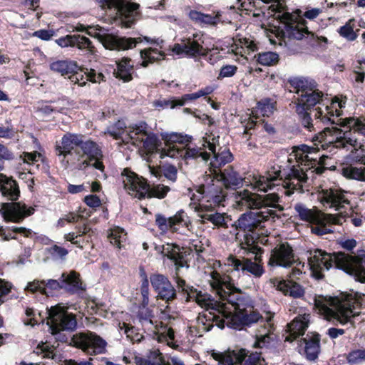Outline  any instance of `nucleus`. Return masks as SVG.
Returning a JSON list of instances; mask_svg holds the SVG:
<instances>
[{"label":"nucleus","mask_w":365,"mask_h":365,"mask_svg":"<svg viewBox=\"0 0 365 365\" xmlns=\"http://www.w3.org/2000/svg\"><path fill=\"white\" fill-rule=\"evenodd\" d=\"M341 119H338L336 122L337 125L346 126L349 130H344L337 126L326 127L322 131L318 132L313 138L314 145L317 149L329 150L331 152L335 148H344L348 150L349 147L356 148L359 146L357 139L354 136V133H357L365 138V123L358 118H346L343 122ZM316 148L310 147L307 145H301L294 148L289 154L288 161L295 160L297 165H293L289 173L283 179L282 171L279 167H273L267 171L265 175H258L253 178L252 184L253 187L259 191L267 192L274 186L279 185L285 189L284 193L290 196L294 192L304 193L309 191L308 178L304 169H309L317 162L316 155Z\"/></svg>","instance_id":"f257e3e1"},{"label":"nucleus","mask_w":365,"mask_h":365,"mask_svg":"<svg viewBox=\"0 0 365 365\" xmlns=\"http://www.w3.org/2000/svg\"><path fill=\"white\" fill-rule=\"evenodd\" d=\"M247 253L255 255L253 258L232 257L229 258V264L232 267L231 276L211 269L209 272V282L212 288L219 296L221 304L229 312L219 314L220 320L217 327L223 329L225 326L241 330L245 327H251L257 322H264L259 312L255 309V302L250 296L242 292L235 287V277H237V284H242L244 278L252 276L260 278L264 273L262 253L263 250L257 245V250L250 252L242 248Z\"/></svg>","instance_id":"f03ea898"},{"label":"nucleus","mask_w":365,"mask_h":365,"mask_svg":"<svg viewBox=\"0 0 365 365\" xmlns=\"http://www.w3.org/2000/svg\"><path fill=\"white\" fill-rule=\"evenodd\" d=\"M163 253L171 259L175 266L176 277L175 289L168 278L161 274H153L150 277L151 285L157 294L159 299L165 301L167 305L160 307L161 319L163 320H174L178 317V312L174 307L170 304L180 297L182 301L190 302L195 301L202 307L205 308V312L200 314L197 319V329L202 332H207L211 330L214 324L217 326L219 319V314L229 312L219 304L217 300L210 299L206 293L198 291L193 287L189 286L185 280L178 276V272L180 268L189 267L187 260L182 252H180V247L167 245L166 248H163ZM199 336H202L200 331H198Z\"/></svg>","instance_id":"7ed1b4c3"},{"label":"nucleus","mask_w":365,"mask_h":365,"mask_svg":"<svg viewBox=\"0 0 365 365\" xmlns=\"http://www.w3.org/2000/svg\"><path fill=\"white\" fill-rule=\"evenodd\" d=\"M289 83L295 90L293 103L304 128L312 132L320 129L321 124H338L335 118L341 115V108L344 107L345 102L337 98L330 101L311 78L294 77Z\"/></svg>","instance_id":"20e7f679"},{"label":"nucleus","mask_w":365,"mask_h":365,"mask_svg":"<svg viewBox=\"0 0 365 365\" xmlns=\"http://www.w3.org/2000/svg\"><path fill=\"white\" fill-rule=\"evenodd\" d=\"M76 31L79 32H86L88 36L98 39L106 49L109 50H128L136 46L143 40L150 44H155L160 49L163 48L164 40L160 38H150L148 36H140L138 38H130L125 36H119L110 31L108 27H103L99 25H93L86 26L83 24L76 26ZM140 58L143 61L141 65L147 67L150 63L159 61L164 59L165 53L158 48H145L140 52Z\"/></svg>","instance_id":"39448f33"},{"label":"nucleus","mask_w":365,"mask_h":365,"mask_svg":"<svg viewBox=\"0 0 365 365\" xmlns=\"http://www.w3.org/2000/svg\"><path fill=\"white\" fill-rule=\"evenodd\" d=\"M307 254L310 269L316 279H322L324 271L335 267L352 275L356 281L365 283V255L353 257L341 252L329 253L320 249L309 250Z\"/></svg>","instance_id":"423d86ee"},{"label":"nucleus","mask_w":365,"mask_h":365,"mask_svg":"<svg viewBox=\"0 0 365 365\" xmlns=\"http://www.w3.org/2000/svg\"><path fill=\"white\" fill-rule=\"evenodd\" d=\"M364 297V294L358 292L354 294H341L339 297L315 295L314 304L325 319L344 324L359 314L356 309L361 307Z\"/></svg>","instance_id":"0eeeda50"},{"label":"nucleus","mask_w":365,"mask_h":365,"mask_svg":"<svg viewBox=\"0 0 365 365\" xmlns=\"http://www.w3.org/2000/svg\"><path fill=\"white\" fill-rule=\"evenodd\" d=\"M276 217H278V215L272 209L257 212L249 210L240 215L232 227L238 231L237 238L240 237V232L243 233V239L240 241L241 248L247 249L250 252L257 250L258 230L264 227L265 221Z\"/></svg>","instance_id":"6e6552de"},{"label":"nucleus","mask_w":365,"mask_h":365,"mask_svg":"<svg viewBox=\"0 0 365 365\" xmlns=\"http://www.w3.org/2000/svg\"><path fill=\"white\" fill-rule=\"evenodd\" d=\"M294 210L300 220L312 224V232L318 236L334 232L333 225H342L346 221L344 216L325 214L317 208H308L301 202L296 203Z\"/></svg>","instance_id":"1a4fd4ad"},{"label":"nucleus","mask_w":365,"mask_h":365,"mask_svg":"<svg viewBox=\"0 0 365 365\" xmlns=\"http://www.w3.org/2000/svg\"><path fill=\"white\" fill-rule=\"evenodd\" d=\"M121 179L124 188L129 195L139 200L156 197L164 198L170 191V187L163 184L149 185L142 177L131 171L128 168L123 170Z\"/></svg>","instance_id":"9d476101"},{"label":"nucleus","mask_w":365,"mask_h":365,"mask_svg":"<svg viewBox=\"0 0 365 365\" xmlns=\"http://www.w3.org/2000/svg\"><path fill=\"white\" fill-rule=\"evenodd\" d=\"M165 141V147L162 148L160 157L165 156L178 158H181L185 160L201 158L203 161L210 159V154L202 151L201 148H190L185 143L190 141V138L177 133H165L163 135Z\"/></svg>","instance_id":"9b49d317"},{"label":"nucleus","mask_w":365,"mask_h":365,"mask_svg":"<svg viewBox=\"0 0 365 365\" xmlns=\"http://www.w3.org/2000/svg\"><path fill=\"white\" fill-rule=\"evenodd\" d=\"M60 289H64L70 293H79L86 289L82 284L79 274L75 271L63 272L58 279L34 280L29 282L26 289L31 292H39L41 294L48 296L51 292Z\"/></svg>","instance_id":"f8f14e48"},{"label":"nucleus","mask_w":365,"mask_h":365,"mask_svg":"<svg viewBox=\"0 0 365 365\" xmlns=\"http://www.w3.org/2000/svg\"><path fill=\"white\" fill-rule=\"evenodd\" d=\"M281 18L279 26L276 30L277 39H271L272 43L287 46V40H302L305 37L313 36V34L308 31L304 21L298 20L296 16L288 12L283 13Z\"/></svg>","instance_id":"ddd939ff"},{"label":"nucleus","mask_w":365,"mask_h":365,"mask_svg":"<svg viewBox=\"0 0 365 365\" xmlns=\"http://www.w3.org/2000/svg\"><path fill=\"white\" fill-rule=\"evenodd\" d=\"M50 69L59 73L61 76L70 75V81L80 86H83L87 81L94 83H99L104 81V76L102 73L97 72L94 69L86 68V71L78 72L79 67L76 62L69 60H58L50 64Z\"/></svg>","instance_id":"4468645a"},{"label":"nucleus","mask_w":365,"mask_h":365,"mask_svg":"<svg viewBox=\"0 0 365 365\" xmlns=\"http://www.w3.org/2000/svg\"><path fill=\"white\" fill-rule=\"evenodd\" d=\"M235 208L247 211L251 210H261L277 208L282 210L283 208L278 204L279 197L276 193H269L264 195L252 192L248 190H242L235 193Z\"/></svg>","instance_id":"2eb2a0df"},{"label":"nucleus","mask_w":365,"mask_h":365,"mask_svg":"<svg viewBox=\"0 0 365 365\" xmlns=\"http://www.w3.org/2000/svg\"><path fill=\"white\" fill-rule=\"evenodd\" d=\"M101 8L125 28H130L135 22L139 5L129 4L124 0H96Z\"/></svg>","instance_id":"dca6fc26"},{"label":"nucleus","mask_w":365,"mask_h":365,"mask_svg":"<svg viewBox=\"0 0 365 365\" xmlns=\"http://www.w3.org/2000/svg\"><path fill=\"white\" fill-rule=\"evenodd\" d=\"M79 150L81 160H77L76 168L85 170L88 167L104 172L105 166L103 163L104 158L103 151L99 145L92 140H85L83 135L81 140Z\"/></svg>","instance_id":"f3484780"},{"label":"nucleus","mask_w":365,"mask_h":365,"mask_svg":"<svg viewBox=\"0 0 365 365\" xmlns=\"http://www.w3.org/2000/svg\"><path fill=\"white\" fill-rule=\"evenodd\" d=\"M128 135L133 145L144 148L148 153L156 152L160 154L163 148H160V140L156 134L148 130L145 122H140L130 127Z\"/></svg>","instance_id":"a211bd4d"},{"label":"nucleus","mask_w":365,"mask_h":365,"mask_svg":"<svg viewBox=\"0 0 365 365\" xmlns=\"http://www.w3.org/2000/svg\"><path fill=\"white\" fill-rule=\"evenodd\" d=\"M71 344L89 355L104 354L107 346V342L103 338L90 331L73 334Z\"/></svg>","instance_id":"6ab92c4d"},{"label":"nucleus","mask_w":365,"mask_h":365,"mask_svg":"<svg viewBox=\"0 0 365 365\" xmlns=\"http://www.w3.org/2000/svg\"><path fill=\"white\" fill-rule=\"evenodd\" d=\"M82 135L68 133L65 134L59 143L56 145V154L62 157V161L68 165L71 161L76 165L77 160H81L79 146Z\"/></svg>","instance_id":"aec40b11"},{"label":"nucleus","mask_w":365,"mask_h":365,"mask_svg":"<svg viewBox=\"0 0 365 365\" xmlns=\"http://www.w3.org/2000/svg\"><path fill=\"white\" fill-rule=\"evenodd\" d=\"M155 225L163 233L168 230L186 234L185 231H190L192 223L187 213L183 210L178 211L175 215L166 217L160 213L155 215Z\"/></svg>","instance_id":"412c9836"},{"label":"nucleus","mask_w":365,"mask_h":365,"mask_svg":"<svg viewBox=\"0 0 365 365\" xmlns=\"http://www.w3.org/2000/svg\"><path fill=\"white\" fill-rule=\"evenodd\" d=\"M47 324L50 327H58L66 331H73L77 328L76 315L68 312L65 306L57 304L48 309Z\"/></svg>","instance_id":"4be33fe9"},{"label":"nucleus","mask_w":365,"mask_h":365,"mask_svg":"<svg viewBox=\"0 0 365 365\" xmlns=\"http://www.w3.org/2000/svg\"><path fill=\"white\" fill-rule=\"evenodd\" d=\"M248 351L240 349L232 356H226L222 353H213V358L218 361V365H264V359L261 353L255 352L247 355Z\"/></svg>","instance_id":"5701e85b"},{"label":"nucleus","mask_w":365,"mask_h":365,"mask_svg":"<svg viewBox=\"0 0 365 365\" xmlns=\"http://www.w3.org/2000/svg\"><path fill=\"white\" fill-rule=\"evenodd\" d=\"M219 136L209 135L204 138L202 146L208 148L209 150L213 154V158L210 161V165L212 168H220L227 163H230L233 159V155L229 148L225 147H219Z\"/></svg>","instance_id":"b1692460"},{"label":"nucleus","mask_w":365,"mask_h":365,"mask_svg":"<svg viewBox=\"0 0 365 365\" xmlns=\"http://www.w3.org/2000/svg\"><path fill=\"white\" fill-rule=\"evenodd\" d=\"M34 208L27 207L26 204L19 202H4L1 203L0 212L6 222L20 223L26 217L34 213Z\"/></svg>","instance_id":"393cba45"},{"label":"nucleus","mask_w":365,"mask_h":365,"mask_svg":"<svg viewBox=\"0 0 365 365\" xmlns=\"http://www.w3.org/2000/svg\"><path fill=\"white\" fill-rule=\"evenodd\" d=\"M346 193V192L337 187L324 188L319 192V199L326 208L337 211L343 208L345 205L349 204Z\"/></svg>","instance_id":"a878e982"},{"label":"nucleus","mask_w":365,"mask_h":365,"mask_svg":"<svg viewBox=\"0 0 365 365\" xmlns=\"http://www.w3.org/2000/svg\"><path fill=\"white\" fill-rule=\"evenodd\" d=\"M295 262L292 247L288 244H282L272 250L268 266L287 268L291 267Z\"/></svg>","instance_id":"bb28decb"},{"label":"nucleus","mask_w":365,"mask_h":365,"mask_svg":"<svg viewBox=\"0 0 365 365\" xmlns=\"http://www.w3.org/2000/svg\"><path fill=\"white\" fill-rule=\"evenodd\" d=\"M226 197L227 193L221 187L212 185V187H207L205 194V202L199 203L195 207L217 209L225 207Z\"/></svg>","instance_id":"cd10ccee"},{"label":"nucleus","mask_w":365,"mask_h":365,"mask_svg":"<svg viewBox=\"0 0 365 365\" xmlns=\"http://www.w3.org/2000/svg\"><path fill=\"white\" fill-rule=\"evenodd\" d=\"M56 43L62 48L77 47L80 50H83L88 53L93 54L95 52V47L91 41L79 34H68L62 36L56 40Z\"/></svg>","instance_id":"c85d7f7f"},{"label":"nucleus","mask_w":365,"mask_h":365,"mask_svg":"<svg viewBox=\"0 0 365 365\" xmlns=\"http://www.w3.org/2000/svg\"><path fill=\"white\" fill-rule=\"evenodd\" d=\"M197 36V35L194 36L192 38L183 39L180 43H175L173 48V51L178 55L185 53L190 57L205 55L202 44L198 40L195 39Z\"/></svg>","instance_id":"c756f323"},{"label":"nucleus","mask_w":365,"mask_h":365,"mask_svg":"<svg viewBox=\"0 0 365 365\" xmlns=\"http://www.w3.org/2000/svg\"><path fill=\"white\" fill-rule=\"evenodd\" d=\"M320 335L319 334L308 333L302 339L304 344L303 355L307 360L315 361L320 354Z\"/></svg>","instance_id":"7c9ffc66"},{"label":"nucleus","mask_w":365,"mask_h":365,"mask_svg":"<svg viewBox=\"0 0 365 365\" xmlns=\"http://www.w3.org/2000/svg\"><path fill=\"white\" fill-rule=\"evenodd\" d=\"M309 314L297 316L290 324H288L289 336L286 338L287 341H292L298 336L304 335L308 328L309 322Z\"/></svg>","instance_id":"2f4dec72"},{"label":"nucleus","mask_w":365,"mask_h":365,"mask_svg":"<svg viewBox=\"0 0 365 365\" xmlns=\"http://www.w3.org/2000/svg\"><path fill=\"white\" fill-rule=\"evenodd\" d=\"M195 211L204 223L210 222L217 227H226L225 214L218 212L217 209L195 207Z\"/></svg>","instance_id":"473e14b6"},{"label":"nucleus","mask_w":365,"mask_h":365,"mask_svg":"<svg viewBox=\"0 0 365 365\" xmlns=\"http://www.w3.org/2000/svg\"><path fill=\"white\" fill-rule=\"evenodd\" d=\"M356 162L361 165H350L344 167L341 170L342 175L347 179L365 182V156L356 157Z\"/></svg>","instance_id":"72a5a7b5"},{"label":"nucleus","mask_w":365,"mask_h":365,"mask_svg":"<svg viewBox=\"0 0 365 365\" xmlns=\"http://www.w3.org/2000/svg\"><path fill=\"white\" fill-rule=\"evenodd\" d=\"M0 191L3 197L11 201L18 200L20 194L16 182L4 174H0Z\"/></svg>","instance_id":"f704fd0d"},{"label":"nucleus","mask_w":365,"mask_h":365,"mask_svg":"<svg viewBox=\"0 0 365 365\" xmlns=\"http://www.w3.org/2000/svg\"><path fill=\"white\" fill-rule=\"evenodd\" d=\"M220 180L227 188L236 189L242 185V178L232 168L227 167L220 173Z\"/></svg>","instance_id":"c9c22d12"},{"label":"nucleus","mask_w":365,"mask_h":365,"mask_svg":"<svg viewBox=\"0 0 365 365\" xmlns=\"http://www.w3.org/2000/svg\"><path fill=\"white\" fill-rule=\"evenodd\" d=\"M278 289L282 292L285 295H289L294 298H300L304 294V289L299 284L292 280L284 281L279 283Z\"/></svg>","instance_id":"e433bc0d"},{"label":"nucleus","mask_w":365,"mask_h":365,"mask_svg":"<svg viewBox=\"0 0 365 365\" xmlns=\"http://www.w3.org/2000/svg\"><path fill=\"white\" fill-rule=\"evenodd\" d=\"M110 242L120 248L127 239V233L120 227H115L110 230L108 236Z\"/></svg>","instance_id":"4c0bfd02"},{"label":"nucleus","mask_w":365,"mask_h":365,"mask_svg":"<svg viewBox=\"0 0 365 365\" xmlns=\"http://www.w3.org/2000/svg\"><path fill=\"white\" fill-rule=\"evenodd\" d=\"M157 339L160 342H165L169 346L173 349H177L178 346L175 341V332L171 328H163L161 331L158 332Z\"/></svg>","instance_id":"58836bf2"},{"label":"nucleus","mask_w":365,"mask_h":365,"mask_svg":"<svg viewBox=\"0 0 365 365\" xmlns=\"http://www.w3.org/2000/svg\"><path fill=\"white\" fill-rule=\"evenodd\" d=\"M261 0H237L234 5L230 6L229 9L237 14L239 11H252V8L257 7Z\"/></svg>","instance_id":"ea45409f"},{"label":"nucleus","mask_w":365,"mask_h":365,"mask_svg":"<svg viewBox=\"0 0 365 365\" xmlns=\"http://www.w3.org/2000/svg\"><path fill=\"white\" fill-rule=\"evenodd\" d=\"M222 11H217L215 16L202 13L200 18V21L199 22V25L216 26L219 23H230V20H228L227 19H223L222 17Z\"/></svg>","instance_id":"a19ab883"},{"label":"nucleus","mask_w":365,"mask_h":365,"mask_svg":"<svg viewBox=\"0 0 365 365\" xmlns=\"http://www.w3.org/2000/svg\"><path fill=\"white\" fill-rule=\"evenodd\" d=\"M133 66L130 64V61L124 60L118 63L116 77L124 81H129L132 79Z\"/></svg>","instance_id":"79ce46f5"},{"label":"nucleus","mask_w":365,"mask_h":365,"mask_svg":"<svg viewBox=\"0 0 365 365\" xmlns=\"http://www.w3.org/2000/svg\"><path fill=\"white\" fill-rule=\"evenodd\" d=\"M125 128V123L122 120H118L117 122L108 125L104 133L110 135L115 139H119L122 138Z\"/></svg>","instance_id":"37998d69"},{"label":"nucleus","mask_w":365,"mask_h":365,"mask_svg":"<svg viewBox=\"0 0 365 365\" xmlns=\"http://www.w3.org/2000/svg\"><path fill=\"white\" fill-rule=\"evenodd\" d=\"M138 318L143 326L153 325L154 314L147 306L142 305L138 312Z\"/></svg>","instance_id":"c03bdc74"},{"label":"nucleus","mask_w":365,"mask_h":365,"mask_svg":"<svg viewBox=\"0 0 365 365\" xmlns=\"http://www.w3.org/2000/svg\"><path fill=\"white\" fill-rule=\"evenodd\" d=\"M354 19L349 20L345 25L341 26L338 31L341 36L349 41L356 40L358 36L356 32L354 31Z\"/></svg>","instance_id":"a18cd8bd"},{"label":"nucleus","mask_w":365,"mask_h":365,"mask_svg":"<svg viewBox=\"0 0 365 365\" xmlns=\"http://www.w3.org/2000/svg\"><path fill=\"white\" fill-rule=\"evenodd\" d=\"M279 61V55L275 52L267 51L259 53L257 55V61L263 66H271L275 65Z\"/></svg>","instance_id":"49530a36"},{"label":"nucleus","mask_w":365,"mask_h":365,"mask_svg":"<svg viewBox=\"0 0 365 365\" xmlns=\"http://www.w3.org/2000/svg\"><path fill=\"white\" fill-rule=\"evenodd\" d=\"M11 229L14 232H21L26 237H31L32 234H34L33 231L30 229H27L24 227H3L0 225V236L2 237V240L4 241H7L10 240V237L6 236V230ZM36 233H34L35 235Z\"/></svg>","instance_id":"de8ad7c7"},{"label":"nucleus","mask_w":365,"mask_h":365,"mask_svg":"<svg viewBox=\"0 0 365 365\" xmlns=\"http://www.w3.org/2000/svg\"><path fill=\"white\" fill-rule=\"evenodd\" d=\"M258 110L263 116H269L274 111V103L269 98H264L257 103Z\"/></svg>","instance_id":"09e8293b"},{"label":"nucleus","mask_w":365,"mask_h":365,"mask_svg":"<svg viewBox=\"0 0 365 365\" xmlns=\"http://www.w3.org/2000/svg\"><path fill=\"white\" fill-rule=\"evenodd\" d=\"M346 360L351 365H357L365 360V350L356 349L347 354Z\"/></svg>","instance_id":"8fccbe9b"},{"label":"nucleus","mask_w":365,"mask_h":365,"mask_svg":"<svg viewBox=\"0 0 365 365\" xmlns=\"http://www.w3.org/2000/svg\"><path fill=\"white\" fill-rule=\"evenodd\" d=\"M48 253L55 259H64L68 255V251L61 246L54 245L46 249Z\"/></svg>","instance_id":"3c124183"},{"label":"nucleus","mask_w":365,"mask_h":365,"mask_svg":"<svg viewBox=\"0 0 365 365\" xmlns=\"http://www.w3.org/2000/svg\"><path fill=\"white\" fill-rule=\"evenodd\" d=\"M238 70V67L235 65H225L221 67L217 76L218 80L224 78H230L234 76Z\"/></svg>","instance_id":"603ef678"},{"label":"nucleus","mask_w":365,"mask_h":365,"mask_svg":"<svg viewBox=\"0 0 365 365\" xmlns=\"http://www.w3.org/2000/svg\"><path fill=\"white\" fill-rule=\"evenodd\" d=\"M63 108L57 106L42 104L38 107V111L45 115H50L53 113H62Z\"/></svg>","instance_id":"864d4df0"},{"label":"nucleus","mask_w":365,"mask_h":365,"mask_svg":"<svg viewBox=\"0 0 365 365\" xmlns=\"http://www.w3.org/2000/svg\"><path fill=\"white\" fill-rule=\"evenodd\" d=\"M41 157V153H39L37 151H34L33 153L24 152L21 155L23 162L29 165H34L35 163L37 162L38 160V158H40Z\"/></svg>","instance_id":"5fc2aeb1"},{"label":"nucleus","mask_w":365,"mask_h":365,"mask_svg":"<svg viewBox=\"0 0 365 365\" xmlns=\"http://www.w3.org/2000/svg\"><path fill=\"white\" fill-rule=\"evenodd\" d=\"M142 305L148 306L149 304V282L145 277L141 284Z\"/></svg>","instance_id":"6e6d98bb"},{"label":"nucleus","mask_w":365,"mask_h":365,"mask_svg":"<svg viewBox=\"0 0 365 365\" xmlns=\"http://www.w3.org/2000/svg\"><path fill=\"white\" fill-rule=\"evenodd\" d=\"M207 190V187L205 188V186L202 187H200L199 190H197L196 192L197 193L192 192L191 190H190L189 193L190 195V200L192 202L190 203V205L193 204V208L196 206H197L199 204L197 205V202L200 201L201 198L205 199V194Z\"/></svg>","instance_id":"4d7b16f0"},{"label":"nucleus","mask_w":365,"mask_h":365,"mask_svg":"<svg viewBox=\"0 0 365 365\" xmlns=\"http://www.w3.org/2000/svg\"><path fill=\"white\" fill-rule=\"evenodd\" d=\"M64 239L66 241L71 242L73 245L81 249L83 248V243L85 242L84 240H79L77 234L73 232L66 234L64 235Z\"/></svg>","instance_id":"13d9d810"},{"label":"nucleus","mask_w":365,"mask_h":365,"mask_svg":"<svg viewBox=\"0 0 365 365\" xmlns=\"http://www.w3.org/2000/svg\"><path fill=\"white\" fill-rule=\"evenodd\" d=\"M51 334L54 336L55 339L61 342H66L68 339L67 335L63 332L66 330H61L58 327H50Z\"/></svg>","instance_id":"bf43d9fd"},{"label":"nucleus","mask_w":365,"mask_h":365,"mask_svg":"<svg viewBox=\"0 0 365 365\" xmlns=\"http://www.w3.org/2000/svg\"><path fill=\"white\" fill-rule=\"evenodd\" d=\"M262 3L264 4H269L270 2H273L272 4H271L268 9H270L272 12L276 14V13H281L282 11V2L284 1V0H261Z\"/></svg>","instance_id":"052dcab7"},{"label":"nucleus","mask_w":365,"mask_h":365,"mask_svg":"<svg viewBox=\"0 0 365 365\" xmlns=\"http://www.w3.org/2000/svg\"><path fill=\"white\" fill-rule=\"evenodd\" d=\"M200 98L198 91L195 93L185 94L180 98L177 100V104L179 106H184L188 101H194Z\"/></svg>","instance_id":"680f3d73"},{"label":"nucleus","mask_w":365,"mask_h":365,"mask_svg":"<svg viewBox=\"0 0 365 365\" xmlns=\"http://www.w3.org/2000/svg\"><path fill=\"white\" fill-rule=\"evenodd\" d=\"M53 34L54 31L52 30L40 29L35 31L33 36L41 40L48 41L53 36Z\"/></svg>","instance_id":"e2e57ef3"},{"label":"nucleus","mask_w":365,"mask_h":365,"mask_svg":"<svg viewBox=\"0 0 365 365\" xmlns=\"http://www.w3.org/2000/svg\"><path fill=\"white\" fill-rule=\"evenodd\" d=\"M270 336L267 333L258 336L255 342V346L259 348L266 347L270 343Z\"/></svg>","instance_id":"0e129e2a"},{"label":"nucleus","mask_w":365,"mask_h":365,"mask_svg":"<svg viewBox=\"0 0 365 365\" xmlns=\"http://www.w3.org/2000/svg\"><path fill=\"white\" fill-rule=\"evenodd\" d=\"M177 168L174 165H168L164 169L165 177L173 182L177 178Z\"/></svg>","instance_id":"69168bd1"},{"label":"nucleus","mask_w":365,"mask_h":365,"mask_svg":"<svg viewBox=\"0 0 365 365\" xmlns=\"http://www.w3.org/2000/svg\"><path fill=\"white\" fill-rule=\"evenodd\" d=\"M85 203L91 207H97L101 205L99 197L96 195H89L84 198Z\"/></svg>","instance_id":"338daca9"},{"label":"nucleus","mask_w":365,"mask_h":365,"mask_svg":"<svg viewBox=\"0 0 365 365\" xmlns=\"http://www.w3.org/2000/svg\"><path fill=\"white\" fill-rule=\"evenodd\" d=\"M339 243L342 248L348 251L352 250L356 246V241L353 238L341 239Z\"/></svg>","instance_id":"774afa93"}]
</instances>
